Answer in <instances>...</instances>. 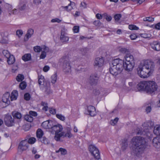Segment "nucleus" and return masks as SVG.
<instances>
[{
    "label": "nucleus",
    "instance_id": "f257e3e1",
    "mask_svg": "<svg viewBox=\"0 0 160 160\" xmlns=\"http://www.w3.org/2000/svg\"><path fill=\"white\" fill-rule=\"evenodd\" d=\"M154 63L149 60H146L140 64L137 68V73L141 78L149 77L154 71Z\"/></svg>",
    "mask_w": 160,
    "mask_h": 160
},
{
    "label": "nucleus",
    "instance_id": "f03ea898",
    "mask_svg": "<svg viewBox=\"0 0 160 160\" xmlns=\"http://www.w3.org/2000/svg\"><path fill=\"white\" fill-rule=\"evenodd\" d=\"M132 141L133 146V152L138 156L143 152L146 147L145 140L142 137L136 136L133 137Z\"/></svg>",
    "mask_w": 160,
    "mask_h": 160
},
{
    "label": "nucleus",
    "instance_id": "7ed1b4c3",
    "mask_svg": "<svg viewBox=\"0 0 160 160\" xmlns=\"http://www.w3.org/2000/svg\"><path fill=\"white\" fill-rule=\"evenodd\" d=\"M109 72L113 76H117L121 73L123 68L125 70L124 61L117 58L113 60L109 63Z\"/></svg>",
    "mask_w": 160,
    "mask_h": 160
},
{
    "label": "nucleus",
    "instance_id": "20e7f679",
    "mask_svg": "<svg viewBox=\"0 0 160 160\" xmlns=\"http://www.w3.org/2000/svg\"><path fill=\"white\" fill-rule=\"evenodd\" d=\"M51 127L50 129V131L52 133H55V139L57 141H59L60 138L62 137L65 133L64 132H61L63 129L62 126L53 121Z\"/></svg>",
    "mask_w": 160,
    "mask_h": 160
},
{
    "label": "nucleus",
    "instance_id": "39448f33",
    "mask_svg": "<svg viewBox=\"0 0 160 160\" xmlns=\"http://www.w3.org/2000/svg\"><path fill=\"white\" fill-rule=\"evenodd\" d=\"M124 58L125 60L123 61L125 64V70L128 72L132 71L135 65L133 56L129 54H127L124 56Z\"/></svg>",
    "mask_w": 160,
    "mask_h": 160
},
{
    "label": "nucleus",
    "instance_id": "423d86ee",
    "mask_svg": "<svg viewBox=\"0 0 160 160\" xmlns=\"http://www.w3.org/2000/svg\"><path fill=\"white\" fill-rule=\"evenodd\" d=\"M146 87V92L149 94H152L156 91L158 86L156 83L153 81H147Z\"/></svg>",
    "mask_w": 160,
    "mask_h": 160
},
{
    "label": "nucleus",
    "instance_id": "0eeeda50",
    "mask_svg": "<svg viewBox=\"0 0 160 160\" xmlns=\"http://www.w3.org/2000/svg\"><path fill=\"white\" fill-rule=\"evenodd\" d=\"M89 151L92 155L93 158H92L91 160H99L100 159V153L98 149L94 145H90L88 147Z\"/></svg>",
    "mask_w": 160,
    "mask_h": 160
},
{
    "label": "nucleus",
    "instance_id": "6e6552de",
    "mask_svg": "<svg viewBox=\"0 0 160 160\" xmlns=\"http://www.w3.org/2000/svg\"><path fill=\"white\" fill-rule=\"evenodd\" d=\"M62 62V68L63 72L66 73L71 72V66L69 60L67 58H63L61 59Z\"/></svg>",
    "mask_w": 160,
    "mask_h": 160
},
{
    "label": "nucleus",
    "instance_id": "1a4fd4ad",
    "mask_svg": "<svg viewBox=\"0 0 160 160\" xmlns=\"http://www.w3.org/2000/svg\"><path fill=\"white\" fill-rule=\"evenodd\" d=\"M29 144L28 140L25 139L19 143L18 148L20 151H23L27 149L28 148Z\"/></svg>",
    "mask_w": 160,
    "mask_h": 160
},
{
    "label": "nucleus",
    "instance_id": "9d476101",
    "mask_svg": "<svg viewBox=\"0 0 160 160\" xmlns=\"http://www.w3.org/2000/svg\"><path fill=\"white\" fill-rule=\"evenodd\" d=\"M69 38L67 36V33L64 29L61 30L60 40L61 42L64 43H66L69 40Z\"/></svg>",
    "mask_w": 160,
    "mask_h": 160
},
{
    "label": "nucleus",
    "instance_id": "9b49d317",
    "mask_svg": "<svg viewBox=\"0 0 160 160\" xmlns=\"http://www.w3.org/2000/svg\"><path fill=\"white\" fill-rule=\"evenodd\" d=\"M4 122L5 125L8 127L12 126L14 123V118L10 115L5 117L4 118Z\"/></svg>",
    "mask_w": 160,
    "mask_h": 160
},
{
    "label": "nucleus",
    "instance_id": "f8f14e48",
    "mask_svg": "<svg viewBox=\"0 0 160 160\" xmlns=\"http://www.w3.org/2000/svg\"><path fill=\"white\" fill-rule=\"evenodd\" d=\"M147 81L140 82L137 85V89L138 91H143L146 92V87Z\"/></svg>",
    "mask_w": 160,
    "mask_h": 160
},
{
    "label": "nucleus",
    "instance_id": "ddd939ff",
    "mask_svg": "<svg viewBox=\"0 0 160 160\" xmlns=\"http://www.w3.org/2000/svg\"><path fill=\"white\" fill-rule=\"evenodd\" d=\"M99 77L97 74L91 75L89 78V82L92 85H96L98 82Z\"/></svg>",
    "mask_w": 160,
    "mask_h": 160
},
{
    "label": "nucleus",
    "instance_id": "4468645a",
    "mask_svg": "<svg viewBox=\"0 0 160 160\" xmlns=\"http://www.w3.org/2000/svg\"><path fill=\"white\" fill-rule=\"evenodd\" d=\"M104 63L103 58L102 57L100 58L98 57L95 59L94 62V66H95L100 67L103 65Z\"/></svg>",
    "mask_w": 160,
    "mask_h": 160
},
{
    "label": "nucleus",
    "instance_id": "2eb2a0df",
    "mask_svg": "<svg viewBox=\"0 0 160 160\" xmlns=\"http://www.w3.org/2000/svg\"><path fill=\"white\" fill-rule=\"evenodd\" d=\"M154 138L152 140L153 145L155 148H160V136Z\"/></svg>",
    "mask_w": 160,
    "mask_h": 160
},
{
    "label": "nucleus",
    "instance_id": "dca6fc26",
    "mask_svg": "<svg viewBox=\"0 0 160 160\" xmlns=\"http://www.w3.org/2000/svg\"><path fill=\"white\" fill-rule=\"evenodd\" d=\"M88 114L92 117L95 116L96 114V109L95 108L92 106H89L87 107Z\"/></svg>",
    "mask_w": 160,
    "mask_h": 160
},
{
    "label": "nucleus",
    "instance_id": "f3484780",
    "mask_svg": "<svg viewBox=\"0 0 160 160\" xmlns=\"http://www.w3.org/2000/svg\"><path fill=\"white\" fill-rule=\"evenodd\" d=\"M151 48L157 51L160 50V43L158 41H154L150 43Z\"/></svg>",
    "mask_w": 160,
    "mask_h": 160
},
{
    "label": "nucleus",
    "instance_id": "a211bd4d",
    "mask_svg": "<svg viewBox=\"0 0 160 160\" xmlns=\"http://www.w3.org/2000/svg\"><path fill=\"white\" fill-rule=\"evenodd\" d=\"M65 131H63L65 132L63 136L64 137H68L70 138L72 136V135L71 133V129L70 127H66L65 128Z\"/></svg>",
    "mask_w": 160,
    "mask_h": 160
},
{
    "label": "nucleus",
    "instance_id": "6ab92c4d",
    "mask_svg": "<svg viewBox=\"0 0 160 160\" xmlns=\"http://www.w3.org/2000/svg\"><path fill=\"white\" fill-rule=\"evenodd\" d=\"M52 120L46 121L42 123V126L45 129H50L51 126L52 125Z\"/></svg>",
    "mask_w": 160,
    "mask_h": 160
},
{
    "label": "nucleus",
    "instance_id": "aec40b11",
    "mask_svg": "<svg viewBox=\"0 0 160 160\" xmlns=\"http://www.w3.org/2000/svg\"><path fill=\"white\" fill-rule=\"evenodd\" d=\"M10 93L8 92H7L4 94L2 97V101L9 104L10 103L9 101Z\"/></svg>",
    "mask_w": 160,
    "mask_h": 160
},
{
    "label": "nucleus",
    "instance_id": "412c9836",
    "mask_svg": "<svg viewBox=\"0 0 160 160\" xmlns=\"http://www.w3.org/2000/svg\"><path fill=\"white\" fill-rule=\"evenodd\" d=\"M153 132L156 135L160 136V125H157L155 126L154 127Z\"/></svg>",
    "mask_w": 160,
    "mask_h": 160
},
{
    "label": "nucleus",
    "instance_id": "4be33fe9",
    "mask_svg": "<svg viewBox=\"0 0 160 160\" xmlns=\"http://www.w3.org/2000/svg\"><path fill=\"white\" fill-rule=\"evenodd\" d=\"M18 96V91L16 90L13 91L12 92L10 96L11 101H13L16 100Z\"/></svg>",
    "mask_w": 160,
    "mask_h": 160
},
{
    "label": "nucleus",
    "instance_id": "5701e85b",
    "mask_svg": "<svg viewBox=\"0 0 160 160\" xmlns=\"http://www.w3.org/2000/svg\"><path fill=\"white\" fill-rule=\"evenodd\" d=\"M7 62L8 64L11 65L13 64L15 61V58L12 55H10L7 58Z\"/></svg>",
    "mask_w": 160,
    "mask_h": 160
},
{
    "label": "nucleus",
    "instance_id": "b1692460",
    "mask_svg": "<svg viewBox=\"0 0 160 160\" xmlns=\"http://www.w3.org/2000/svg\"><path fill=\"white\" fill-rule=\"evenodd\" d=\"M26 3L25 2H20L18 6V8L20 10H24L26 7Z\"/></svg>",
    "mask_w": 160,
    "mask_h": 160
},
{
    "label": "nucleus",
    "instance_id": "393cba45",
    "mask_svg": "<svg viewBox=\"0 0 160 160\" xmlns=\"http://www.w3.org/2000/svg\"><path fill=\"white\" fill-rule=\"evenodd\" d=\"M22 59L24 61H28L31 60V56L30 54H26L22 57Z\"/></svg>",
    "mask_w": 160,
    "mask_h": 160
},
{
    "label": "nucleus",
    "instance_id": "a878e982",
    "mask_svg": "<svg viewBox=\"0 0 160 160\" xmlns=\"http://www.w3.org/2000/svg\"><path fill=\"white\" fill-rule=\"evenodd\" d=\"M71 5H74L75 3L73 2H70V3L68 4V6H62L61 8H62L65 9L67 11L69 12L72 10L71 8H69Z\"/></svg>",
    "mask_w": 160,
    "mask_h": 160
},
{
    "label": "nucleus",
    "instance_id": "bb28decb",
    "mask_svg": "<svg viewBox=\"0 0 160 160\" xmlns=\"http://www.w3.org/2000/svg\"><path fill=\"white\" fill-rule=\"evenodd\" d=\"M59 152H60L61 154L62 155H65L67 153V150L66 149L62 148H60L58 150L56 151V153H58Z\"/></svg>",
    "mask_w": 160,
    "mask_h": 160
},
{
    "label": "nucleus",
    "instance_id": "cd10ccee",
    "mask_svg": "<svg viewBox=\"0 0 160 160\" xmlns=\"http://www.w3.org/2000/svg\"><path fill=\"white\" fill-rule=\"evenodd\" d=\"M33 32L34 30L32 29H30L28 30L27 33L26 35L27 38L28 39L32 36L33 33Z\"/></svg>",
    "mask_w": 160,
    "mask_h": 160
},
{
    "label": "nucleus",
    "instance_id": "c85d7f7f",
    "mask_svg": "<svg viewBox=\"0 0 160 160\" xmlns=\"http://www.w3.org/2000/svg\"><path fill=\"white\" fill-rule=\"evenodd\" d=\"M24 119L26 121L31 122L33 120V118L30 115H26L24 116Z\"/></svg>",
    "mask_w": 160,
    "mask_h": 160
},
{
    "label": "nucleus",
    "instance_id": "c756f323",
    "mask_svg": "<svg viewBox=\"0 0 160 160\" xmlns=\"http://www.w3.org/2000/svg\"><path fill=\"white\" fill-rule=\"evenodd\" d=\"M103 18L106 19L108 22H110L112 19L111 16L110 15L106 13H105L103 14Z\"/></svg>",
    "mask_w": 160,
    "mask_h": 160
},
{
    "label": "nucleus",
    "instance_id": "7c9ffc66",
    "mask_svg": "<svg viewBox=\"0 0 160 160\" xmlns=\"http://www.w3.org/2000/svg\"><path fill=\"white\" fill-rule=\"evenodd\" d=\"M12 114L13 117V118H17L19 119L21 118L22 117L21 114L18 112L14 113L13 112Z\"/></svg>",
    "mask_w": 160,
    "mask_h": 160
},
{
    "label": "nucleus",
    "instance_id": "2f4dec72",
    "mask_svg": "<svg viewBox=\"0 0 160 160\" xmlns=\"http://www.w3.org/2000/svg\"><path fill=\"white\" fill-rule=\"evenodd\" d=\"M51 82L53 84H54L56 82L57 78L56 73L52 75L51 76Z\"/></svg>",
    "mask_w": 160,
    "mask_h": 160
},
{
    "label": "nucleus",
    "instance_id": "473e14b6",
    "mask_svg": "<svg viewBox=\"0 0 160 160\" xmlns=\"http://www.w3.org/2000/svg\"><path fill=\"white\" fill-rule=\"evenodd\" d=\"M38 84L40 85H43L44 82V77L43 76L41 75L38 77Z\"/></svg>",
    "mask_w": 160,
    "mask_h": 160
},
{
    "label": "nucleus",
    "instance_id": "72a5a7b5",
    "mask_svg": "<svg viewBox=\"0 0 160 160\" xmlns=\"http://www.w3.org/2000/svg\"><path fill=\"white\" fill-rule=\"evenodd\" d=\"M36 134L37 137L39 138H42V137L43 135V133L41 129H38L37 131Z\"/></svg>",
    "mask_w": 160,
    "mask_h": 160
},
{
    "label": "nucleus",
    "instance_id": "f704fd0d",
    "mask_svg": "<svg viewBox=\"0 0 160 160\" xmlns=\"http://www.w3.org/2000/svg\"><path fill=\"white\" fill-rule=\"evenodd\" d=\"M27 86L26 83L24 81L21 82L19 85V88L22 90L24 89Z\"/></svg>",
    "mask_w": 160,
    "mask_h": 160
},
{
    "label": "nucleus",
    "instance_id": "c9c22d12",
    "mask_svg": "<svg viewBox=\"0 0 160 160\" xmlns=\"http://www.w3.org/2000/svg\"><path fill=\"white\" fill-rule=\"evenodd\" d=\"M41 105L42 106H43V107L42 108L43 110H44L46 111H48V104L47 103L42 101L41 102Z\"/></svg>",
    "mask_w": 160,
    "mask_h": 160
},
{
    "label": "nucleus",
    "instance_id": "e433bc0d",
    "mask_svg": "<svg viewBox=\"0 0 160 160\" xmlns=\"http://www.w3.org/2000/svg\"><path fill=\"white\" fill-rule=\"evenodd\" d=\"M128 145L127 141L124 140L122 143V149L123 150H125L128 147Z\"/></svg>",
    "mask_w": 160,
    "mask_h": 160
},
{
    "label": "nucleus",
    "instance_id": "4c0bfd02",
    "mask_svg": "<svg viewBox=\"0 0 160 160\" xmlns=\"http://www.w3.org/2000/svg\"><path fill=\"white\" fill-rule=\"evenodd\" d=\"M17 80L18 82L22 81L24 79L23 75L21 74H19L16 77Z\"/></svg>",
    "mask_w": 160,
    "mask_h": 160
},
{
    "label": "nucleus",
    "instance_id": "58836bf2",
    "mask_svg": "<svg viewBox=\"0 0 160 160\" xmlns=\"http://www.w3.org/2000/svg\"><path fill=\"white\" fill-rule=\"evenodd\" d=\"M121 17V14H117L114 15V18L115 20V21L116 22H118L119 21Z\"/></svg>",
    "mask_w": 160,
    "mask_h": 160
},
{
    "label": "nucleus",
    "instance_id": "ea45409f",
    "mask_svg": "<svg viewBox=\"0 0 160 160\" xmlns=\"http://www.w3.org/2000/svg\"><path fill=\"white\" fill-rule=\"evenodd\" d=\"M41 142L46 144H48L49 143V141L45 137H42L41 138Z\"/></svg>",
    "mask_w": 160,
    "mask_h": 160
},
{
    "label": "nucleus",
    "instance_id": "a19ab883",
    "mask_svg": "<svg viewBox=\"0 0 160 160\" xmlns=\"http://www.w3.org/2000/svg\"><path fill=\"white\" fill-rule=\"evenodd\" d=\"M33 49L35 52H41L42 50V48L40 46H37L34 47Z\"/></svg>",
    "mask_w": 160,
    "mask_h": 160
},
{
    "label": "nucleus",
    "instance_id": "79ce46f5",
    "mask_svg": "<svg viewBox=\"0 0 160 160\" xmlns=\"http://www.w3.org/2000/svg\"><path fill=\"white\" fill-rule=\"evenodd\" d=\"M36 140L35 138L31 137L28 140V142L29 145V144H33L35 142Z\"/></svg>",
    "mask_w": 160,
    "mask_h": 160
},
{
    "label": "nucleus",
    "instance_id": "37998d69",
    "mask_svg": "<svg viewBox=\"0 0 160 160\" xmlns=\"http://www.w3.org/2000/svg\"><path fill=\"white\" fill-rule=\"evenodd\" d=\"M56 116L59 119L61 120L64 121L65 119V117L61 114H57Z\"/></svg>",
    "mask_w": 160,
    "mask_h": 160
},
{
    "label": "nucleus",
    "instance_id": "c03bdc74",
    "mask_svg": "<svg viewBox=\"0 0 160 160\" xmlns=\"http://www.w3.org/2000/svg\"><path fill=\"white\" fill-rule=\"evenodd\" d=\"M8 105V104L3 101H1L0 102V108H5Z\"/></svg>",
    "mask_w": 160,
    "mask_h": 160
},
{
    "label": "nucleus",
    "instance_id": "a18cd8bd",
    "mask_svg": "<svg viewBox=\"0 0 160 160\" xmlns=\"http://www.w3.org/2000/svg\"><path fill=\"white\" fill-rule=\"evenodd\" d=\"M2 53L7 58L11 55L9 52L7 50H3Z\"/></svg>",
    "mask_w": 160,
    "mask_h": 160
},
{
    "label": "nucleus",
    "instance_id": "49530a36",
    "mask_svg": "<svg viewBox=\"0 0 160 160\" xmlns=\"http://www.w3.org/2000/svg\"><path fill=\"white\" fill-rule=\"evenodd\" d=\"M119 51L123 53H127L128 52V49L125 48H121L119 49Z\"/></svg>",
    "mask_w": 160,
    "mask_h": 160
},
{
    "label": "nucleus",
    "instance_id": "de8ad7c7",
    "mask_svg": "<svg viewBox=\"0 0 160 160\" xmlns=\"http://www.w3.org/2000/svg\"><path fill=\"white\" fill-rule=\"evenodd\" d=\"M118 118H116L114 120H112L110 121V123L112 125L114 126L118 122Z\"/></svg>",
    "mask_w": 160,
    "mask_h": 160
},
{
    "label": "nucleus",
    "instance_id": "09e8293b",
    "mask_svg": "<svg viewBox=\"0 0 160 160\" xmlns=\"http://www.w3.org/2000/svg\"><path fill=\"white\" fill-rule=\"evenodd\" d=\"M143 20L145 21L151 22L154 21V18L151 17H146L144 18Z\"/></svg>",
    "mask_w": 160,
    "mask_h": 160
},
{
    "label": "nucleus",
    "instance_id": "8fccbe9b",
    "mask_svg": "<svg viewBox=\"0 0 160 160\" xmlns=\"http://www.w3.org/2000/svg\"><path fill=\"white\" fill-rule=\"evenodd\" d=\"M30 94L28 93H26L24 95V98L26 100H29L30 99Z\"/></svg>",
    "mask_w": 160,
    "mask_h": 160
},
{
    "label": "nucleus",
    "instance_id": "3c124183",
    "mask_svg": "<svg viewBox=\"0 0 160 160\" xmlns=\"http://www.w3.org/2000/svg\"><path fill=\"white\" fill-rule=\"evenodd\" d=\"M151 109L152 108L151 106V105H146L145 111L147 113L150 112H151Z\"/></svg>",
    "mask_w": 160,
    "mask_h": 160
},
{
    "label": "nucleus",
    "instance_id": "603ef678",
    "mask_svg": "<svg viewBox=\"0 0 160 160\" xmlns=\"http://www.w3.org/2000/svg\"><path fill=\"white\" fill-rule=\"evenodd\" d=\"M130 30H138V27H137L136 25H131L128 26Z\"/></svg>",
    "mask_w": 160,
    "mask_h": 160
},
{
    "label": "nucleus",
    "instance_id": "864d4df0",
    "mask_svg": "<svg viewBox=\"0 0 160 160\" xmlns=\"http://www.w3.org/2000/svg\"><path fill=\"white\" fill-rule=\"evenodd\" d=\"M93 24L96 26H100L102 24L101 22L99 20L95 21L93 22Z\"/></svg>",
    "mask_w": 160,
    "mask_h": 160
},
{
    "label": "nucleus",
    "instance_id": "5fc2aeb1",
    "mask_svg": "<svg viewBox=\"0 0 160 160\" xmlns=\"http://www.w3.org/2000/svg\"><path fill=\"white\" fill-rule=\"evenodd\" d=\"M146 125H148V128H152L154 125V123L151 121H149L147 123H146Z\"/></svg>",
    "mask_w": 160,
    "mask_h": 160
},
{
    "label": "nucleus",
    "instance_id": "6e6d98bb",
    "mask_svg": "<svg viewBox=\"0 0 160 160\" xmlns=\"http://www.w3.org/2000/svg\"><path fill=\"white\" fill-rule=\"evenodd\" d=\"M46 53L45 51H42L40 56V58L41 59H44L46 57Z\"/></svg>",
    "mask_w": 160,
    "mask_h": 160
},
{
    "label": "nucleus",
    "instance_id": "4d7b16f0",
    "mask_svg": "<svg viewBox=\"0 0 160 160\" xmlns=\"http://www.w3.org/2000/svg\"><path fill=\"white\" fill-rule=\"evenodd\" d=\"M73 30L74 33H77L79 31V27L75 26L73 27Z\"/></svg>",
    "mask_w": 160,
    "mask_h": 160
},
{
    "label": "nucleus",
    "instance_id": "13d9d810",
    "mask_svg": "<svg viewBox=\"0 0 160 160\" xmlns=\"http://www.w3.org/2000/svg\"><path fill=\"white\" fill-rule=\"evenodd\" d=\"M29 114L31 116L36 117L37 116V114L36 112L30 111L29 112Z\"/></svg>",
    "mask_w": 160,
    "mask_h": 160
},
{
    "label": "nucleus",
    "instance_id": "bf43d9fd",
    "mask_svg": "<svg viewBox=\"0 0 160 160\" xmlns=\"http://www.w3.org/2000/svg\"><path fill=\"white\" fill-rule=\"evenodd\" d=\"M62 21V20L58 18H55L54 19H53L51 20V22H57L58 23H59Z\"/></svg>",
    "mask_w": 160,
    "mask_h": 160
},
{
    "label": "nucleus",
    "instance_id": "052dcab7",
    "mask_svg": "<svg viewBox=\"0 0 160 160\" xmlns=\"http://www.w3.org/2000/svg\"><path fill=\"white\" fill-rule=\"evenodd\" d=\"M23 34L22 31L21 30H18L16 32V34L19 37L21 36Z\"/></svg>",
    "mask_w": 160,
    "mask_h": 160
},
{
    "label": "nucleus",
    "instance_id": "680f3d73",
    "mask_svg": "<svg viewBox=\"0 0 160 160\" xmlns=\"http://www.w3.org/2000/svg\"><path fill=\"white\" fill-rule=\"evenodd\" d=\"M42 48L43 50V51H45L46 53L48 52L49 50V48L45 46H42Z\"/></svg>",
    "mask_w": 160,
    "mask_h": 160
},
{
    "label": "nucleus",
    "instance_id": "e2e57ef3",
    "mask_svg": "<svg viewBox=\"0 0 160 160\" xmlns=\"http://www.w3.org/2000/svg\"><path fill=\"white\" fill-rule=\"evenodd\" d=\"M45 92L46 93L48 94L52 93V91L51 90L49 87H47Z\"/></svg>",
    "mask_w": 160,
    "mask_h": 160
},
{
    "label": "nucleus",
    "instance_id": "0e129e2a",
    "mask_svg": "<svg viewBox=\"0 0 160 160\" xmlns=\"http://www.w3.org/2000/svg\"><path fill=\"white\" fill-rule=\"evenodd\" d=\"M18 69V67L17 65H13L12 69V72H15Z\"/></svg>",
    "mask_w": 160,
    "mask_h": 160
},
{
    "label": "nucleus",
    "instance_id": "69168bd1",
    "mask_svg": "<svg viewBox=\"0 0 160 160\" xmlns=\"http://www.w3.org/2000/svg\"><path fill=\"white\" fill-rule=\"evenodd\" d=\"M96 17L98 19H101L102 18V17H103V14L102 15L99 13H98L96 14Z\"/></svg>",
    "mask_w": 160,
    "mask_h": 160
},
{
    "label": "nucleus",
    "instance_id": "338daca9",
    "mask_svg": "<svg viewBox=\"0 0 160 160\" xmlns=\"http://www.w3.org/2000/svg\"><path fill=\"white\" fill-rule=\"evenodd\" d=\"M41 0H33V3L36 5H38L41 2Z\"/></svg>",
    "mask_w": 160,
    "mask_h": 160
},
{
    "label": "nucleus",
    "instance_id": "774afa93",
    "mask_svg": "<svg viewBox=\"0 0 160 160\" xmlns=\"http://www.w3.org/2000/svg\"><path fill=\"white\" fill-rule=\"evenodd\" d=\"M155 28L158 30H160V22L155 25Z\"/></svg>",
    "mask_w": 160,
    "mask_h": 160
}]
</instances>
